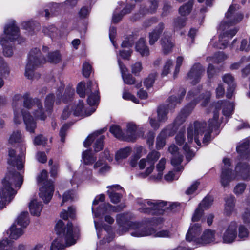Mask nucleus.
<instances>
[{"label":"nucleus","mask_w":250,"mask_h":250,"mask_svg":"<svg viewBox=\"0 0 250 250\" xmlns=\"http://www.w3.org/2000/svg\"><path fill=\"white\" fill-rule=\"evenodd\" d=\"M156 76L157 75L155 73H152L145 80L144 85L146 88H149L152 86Z\"/></svg>","instance_id":"obj_62"},{"label":"nucleus","mask_w":250,"mask_h":250,"mask_svg":"<svg viewBox=\"0 0 250 250\" xmlns=\"http://www.w3.org/2000/svg\"><path fill=\"white\" fill-rule=\"evenodd\" d=\"M237 223L236 221L231 222L226 227L223 234V242L225 243L233 242L237 236Z\"/></svg>","instance_id":"obj_15"},{"label":"nucleus","mask_w":250,"mask_h":250,"mask_svg":"<svg viewBox=\"0 0 250 250\" xmlns=\"http://www.w3.org/2000/svg\"><path fill=\"white\" fill-rule=\"evenodd\" d=\"M234 197L230 196L226 200L225 209L228 214L230 213L234 207Z\"/></svg>","instance_id":"obj_50"},{"label":"nucleus","mask_w":250,"mask_h":250,"mask_svg":"<svg viewBox=\"0 0 250 250\" xmlns=\"http://www.w3.org/2000/svg\"><path fill=\"white\" fill-rule=\"evenodd\" d=\"M222 106L223 114L225 116H229L232 114L234 108L233 103L228 101H219L212 105L214 108L213 118L208 121V125L204 122L196 121L193 124L190 125L188 129V142L183 146L186 152V157L188 161H190L194 155L188 145V143L192 142L193 139L196 143L201 145L200 139H202V143L207 145L211 140V133L213 128L218 127L220 122L218 120L219 110Z\"/></svg>","instance_id":"obj_1"},{"label":"nucleus","mask_w":250,"mask_h":250,"mask_svg":"<svg viewBox=\"0 0 250 250\" xmlns=\"http://www.w3.org/2000/svg\"><path fill=\"white\" fill-rule=\"evenodd\" d=\"M110 132L117 139L125 141V133L119 125H111L110 127Z\"/></svg>","instance_id":"obj_40"},{"label":"nucleus","mask_w":250,"mask_h":250,"mask_svg":"<svg viewBox=\"0 0 250 250\" xmlns=\"http://www.w3.org/2000/svg\"><path fill=\"white\" fill-rule=\"evenodd\" d=\"M55 231L58 237L52 242L50 250H59L76 243L71 223H68L65 227L63 221L59 220L55 226Z\"/></svg>","instance_id":"obj_5"},{"label":"nucleus","mask_w":250,"mask_h":250,"mask_svg":"<svg viewBox=\"0 0 250 250\" xmlns=\"http://www.w3.org/2000/svg\"><path fill=\"white\" fill-rule=\"evenodd\" d=\"M23 182V176L18 172L9 171L2 181V188L0 191V208L9 203L16 194Z\"/></svg>","instance_id":"obj_4"},{"label":"nucleus","mask_w":250,"mask_h":250,"mask_svg":"<svg viewBox=\"0 0 250 250\" xmlns=\"http://www.w3.org/2000/svg\"><path fill=\"white\" fill-rule=\"evenodd\" d=\"M160 157V153L159 152L152 150L148 154L146 158H143L140 160L138 163L139 168H146L145 171L141 174L143 177H146L152 173L154 168V164Z\"/></svg>","instance_id":"obj_12"},{"label":"nucleus","mask_w":250,"mask_h":250,"mask_svg":"<svg viewBox=\"0 0 250 250\" xmlns=\"http://www.w3.org/2000/svg\"><path fill=\"white\" fill-rule=\"evenodd\" d=\"M82 159L86 165H90L96 160V158L90 150H86L82 154Z\"/></svg>","instance_id":"obj_44"},{"label":"nucleus","mask_w":250,"mask_h":250,"mask_svg":"<svg viewBox=\"0 0 250 250\" xmlns=\"http://www.w3.org/2000/svg\"><path fill=\"white\" fill-rule=\"evenodd\" d=\"M98 134L99 133L96 132L89 135L83 143L84 146L85 147H88L91 142L96 139L93 146L94 151L96 152L100 151L103 147V141L105 137L103 135L98 136Z\"/></svg>","instance_id":"obj_16"},{"label":"nucleus","mask_w":250,"mask_h":250,"mask_svg":"<svg viewBox=\"0 0 250 250\" xmlns=\"http://www.w3.org/2000/svg\"><path fill=\"white\" fill-rule=\"evenodd\" d=\"M77 93L81 97H84L85 92H90L87 99L88 104L91 105H95L98 104L100 97L98 90V85L96 82L90 81L87 83V87L85 88L84 83H80L77 88Z\"/></svg>","instance_id":"obj_11"},{"label":"nucleus","mask_w":250,"mask_h":250,"mask_svg":"<svg viewBox=\"0 0 250 250\" xmlns=\"http://www.w3.org/2000/svg\"><path fill=\"white\" fill-rule=\"evenodd\" d=\"M223 80L224 83L228 84L229 86L227 89V97L228 98H231L235 89L233 78L231 75L228 74L223 76Z\"/></svg>","instance_id":"obj_33"},{"label":"nucleus","mask_w":250,"mask_h":250,"mask_svg":"<svg viewBox=\"0 0 250 250\" xmlns=\"http://www.w3.org/2000/svg\"><path fill=\"white\" fill-rule=\"evenodd\" d=\"M227 59V56L222 52H218L214 54L213 57H208L207 61L209 62L218 63Z\"/></svg>","instance_id":"obj_42"},{"label":"nucleus","mask_w":250,"mask_h":250,"mask_svg":"<svg viewBox=\"0 0 250 250\" xmlns=\"http://www.w3.org/2000/svg\"><path fill=\"white\" fill-rule=\"evenodd\" d=\"M43 31L51 37H54L57 35L58 30L54 26L50 25L48 27H44Z\"/></svg>","instance_id":"obj_60"},{"label":"nucleus","mask_w":250,"mask_h":250,"mask_svg":"<svg viewBox=\"0 0 250 250\" xmlns=\"http://www.w3.org/2000/svg\"><path fill=\"white\" fill-rule=\"evenodd\" d=\"M23 99V109L14 110V122L16 124H20L22 117L26 130L30 133H34L37 127L36 122L27 110H31L35 118L37 119L44 120L45 116L42 111L41 102L39 99H32L27 95H25Z\"/></svg>","instance_id":"obj_2"},{"label":"nucleus","mask_w":250,"mask_h":250,"mask_svg":"<svg viewBox=\"0 0 250 250\" xmlns=\"http://www.w3.org/2000/svg\"><path fill=\"white\" fill-rule=\"evenodd\" d=\"M123 208L124 207L120 206H113L109 203H104L101 204L96 210H94V207H92V209L95 217H100L106 214L105 215V221L109 224H112L114 221V218L106 214L119 211Z\"/></svg>","instance_id":"obj_13"},{"label":"nucleus","mask_w":250,"mask_h":250,"mask_svg":"<svg viewBox=\"0 0 250 250\" xmlns=\"http://www.w3.org/2000/svg\"><path fill=\"white\" fill-rule=\"evenodd\" d=\"M6 38L10 41L17 39L19 37V29L14 22L6 25L4 28Z\"/></svg>","instance_id":"obj_25"},{"label":"nucleus","mask_w":250,"mask_h":250,"mask_svg":"<svg viewBox=\"0 0 250 250\" xmlns=\"http://www.w3.org/2000/svg\"><path fill=\"white\" fill-rule=\"evenodd\" d=\"M169 108L165 105L160 106L157 110V118L159 122L164 123L168 119L167 114Z\"/></svg>","instance_id":"obj_39"},{"label":"nucleus","mask_w":250,"mask_h":250,"mask_svg":"<svg viewBox=\"0 0 250 250\" xmlns=\"http://www.w3.org/2000/svg\"><path fill=\"white\" fill-rule=\"evenodd\" d=\"M164 28V23L160 22L151 32L149 33V43L150 45H154L158 40Z\"/></svg>","instance_id":"obj_24"},{"label":"nucleus","mask_w":250,"mask_h":250,"mask_svg":"<svg viewBox=\"0 0 250 250\" xmlns=\"http://www.w3.org/2000/svg\"><path fill=\"white\" fill-rule=\"evenodd\" d=\"M99 167L100 168L98 171V173L100 174H104L110 169V167L107 164H104L100 160L96 162L93 166L94 169H97Z\"/></svg>","instance_id":"obj_43"},{"label":"nucleus","mask_w":250,"mask_h":250,"mask_svg":"<svg viewBox=\"0 0 250 250\" xmlns=\"http://www.w3.org/2000/svg\"><path fill=\"white\" fill-rule=\"evenodd\" d=\"M37 182L41 186L40 188L39 196L45 203H47L52 198L54 186L51 180L47 179V172L45 170H42L38 175Z\"/></svg>","instance_id":"obj_10"},{"label":"nucleus","mask_w":250,"mask_h":250,"mask_svg":"<svg viewBox=\"0 0 250 250\" xmlns=\"http://www.w3.org/2000/svg\"><path fill=\"white\" fill-rule=\"evenodd\" d=\"M75 209L72 207H69L68 211L63 210L60 214L61 218L64 220L67 219L69 217L73 218L75 215Z\"/></svg>","instance_id":"obj_54"},{"label":"nucleus","mask_w":250,"mask_h":250,"mask_svg":"<svg viewBox=\"0 0 250 250\" xmlns=\"http://www.w3.org/2000/svg\"><path fill=\"white\" fill-rule=\"evenodd\" d=\"M132 149L130 147H125L121 148L116 152L115 154V161L118 163H121L123 160L127 158L131 154Z\"/></svg>","instance_id":"obj_34"},{"label":"nucleus","mask_w":250,"mask_h":250,"mask_svg":"<svg viewBox=\"0 0 250 250\" xmlns=\"http://www.w3.org/2000/svg\"><path fill=\"white\" fill-rule=\"evenodd\" d=\"M173 67V61L171 59H167L163 67V69L162 72V75L163 76H167L170 72L171 68Z\"/></svg>","instance_id":"obj_53"},{"label":"nucleus","mask_w":250,"mask_h":250,"mask_svg":"<svg viewBox=\"0 0 250 250\" xmlns=\"http://www.w3.org/2000/svg\"><path fill=\"white\" fill-rule=\"evenodd\" d=\"M1 44L3 46V54L5 56L10 57L13 54V50L11 46L6 45V41L2 40Z\"/></svg>","instance_id":"obj_58"},{"label":"nucleus","mask_w":250,"mask_h":250,"mask_svg":"<svg viewBox=\"0 0 250 250\" xmlns=\"http://www.w3.org/2000/svg\"><path fill=\"white\" fill-rule=\"evenodd\" d=\"M213 201V199L211 196H206L199 205L198 207L203 210L204 209H207L212 205Z\"/></svg>","instance_id":"obj_52"},{"label":"nucleus","mask_w":250,"mask_h":250,"mask_svg":"<svg viewBox=\"0 0 250 250\" xmlns=\"http://www.w3.org/2000/svg\"><path fill=\"white\" fill-rule=\"evenodd\" d=\"M118 62L122 73V76L124 82L127 84H132L135 83V79L130 74H125L127 68L123 64L121 61L118 59Z\"/></svg>","instance_id":"obj_35"},{"label":"nucleus","mask_w":250,"mask_h":250,"mask_svg":"<svg viewBox=\"0 0 250 250\" xmlns=\"http://www.w3.org/2000/svg\"><path fill=\"white\" fill-rule=\"evenodd\" d=\"M0 250H26V246L19 244L17 247L13 248L11 242L7 239L0 240Z\"/></svg>","instance_id":"obj_32"},{"label":"nucleus","mask_w":250,"mask_h":250,"mask_svg":"<svg viewBox=\"0 0 250 250\" xmlns=\"http://www.w3.org/2000/svg\"><path fill=\"white\" fill-rule=\"evenodd\" d=\"M250 49V37L248 40L243 39L241 42L240 50L241 51H248Z\"/></svg>","instance_id":"obj_64"},{"label":"nucleus","mask_w":250,"mask_h":250,"mask_svg":"<svg viewBox=\"0 0 250 250\" xmlns=\"http://www.w3.org/2000/svg\"><path fill=\"white\" fill-rule=\"evenodd\" d=\"M160 42L164 54H167L171 51L174 44L172 41L171 37L168 35L166 32H164Z\"/></svg>","instance_id":"obj_23"},{"label":"nucleus","mask_w":250,"mask_h":250,"mask_svg":"<svg viewBox=\"0 0 250 250\" xmlns=\"http://www.w3.org/2000/svg\"><path fill=\"white\" fill-rule=\"evenodd\" d=\"M95 111V108L93 107L87 111L86 110L83 106V103L82 101H79L78 103L75 104L73 107V114L75 116H80L84 117L90 116Z\"/></svg>","instance_id":"obj_22"},{"label":"nucleus","mask_w":250,"mask_h":250,"mask_svg":"<svg viewBox=\"0 0 250 250\" xmlns=\"http://www.w3.org/2000/svg\"><path fill=\"white\" fill-rule=\"evenodd\" d=\"M76 196V195L74 191H68L65 192L63 195L62 205L66 202L73 201Z\"/></svg>","instance_id":"obj_57"},{"label":"nucleus","mask_w":250,"mask_h":250,"mask_svg":"<svg viewBox=\"0 0 250 250\" xmlns=\"http://www.w3.org/2000/svg\"><path fill=\"white\" fill-rule=\"evenodd\" d=\"M147 153V150L142 146H137L134 149V155L137 158H140L144 155H146Z\"/></svg>","instance_id":"obj_63"},{"label":"nucleus","mask_w":250,"mask_h":250,"mask_svg":"<svg viewBox=\"0 0 250 250\" xmlns=\"http://www.w3.org/2000/svg\"><path fill=\"white\" fill-rule=\"evenodd\" d=\"M8 234L11 239H17L23 234V231L21 228H19L14 223L7 231Z\"/></svg>","instance_id":"obj_38"},{"label":"nucleus","mask_w":250,"mask_h":250,"mask_svg":"<svg viewBox=\"0 0 250 250\" xmlns=\"http://www.w3.org/2000/svg\"><path fill=\"white\" fill-rule=\"evenodd\" d=\"M250 172V169L245 164L244 167L241 166V163H238L235 167V173L232 172V170L228 168H223L220 176V182L224 187L229 185L230 182L233 180L247 179L248 177V174Z\"/></svg>","instance_id":"obj_7"},{"label":"nucleus","mask_w":250,"mask_h":250,"mask_svg":"<svg viewBox=\"0 0 250 250\" xmlns=\"http://www.w3.org/2000/svg\"><path fill=\"white\" fill-rule=\"evenodd\" d=\"M166 162L165 158H162L156 165V170L158 172L157 175L156 177V179H160L162 177L163 171L165 168Z\"/></svg>","instance_id":"obj_51"},{"label":"nucleus","mask_w":250,"mask_h":250,"mask_svg":"<svg viewBox=\"0 0 250 250\" xmlns=\"http://www.w3.org/2000/svg\"><path fill=\"white\" fill-rule=\"evenodd\" d=\"M29 210L32 215L39 216L42 208V204L37 199L32 200L29 205Z\"/></svg>","instance_id":"obj_36"},{"label":"nucleus","mask_w":250,"mask_h":250,"mask_svg":"<svg viewBox=\"0 0 250 250\" xmlns=\"http://www.w3.org/2000/svg\"><path fill=\"white\" fill-rule=\"evenodd\" d=\"M250 148V143L248 141H245L240 144L237 147V151L240 155L239 162L241 163V166L244 167V164L247 165L244 160L247 159L250 156V151H248Z\"/></svg>","instance_id":"obj_20"},{"label":"nucleus","mask_w":250,"mask_h":250,"mask_svg":"<svg viewBox=\"0 0 250 250\" xmlns=\"http://www.w3.org/2000/svg\"><path fill=\"white\" fill-rule=\"evenodd\" d=\"M132 6H126V7L123 9L120 14L117 13V11H116L113 14L112 21L115 23L118 22L124 15L130 12Z\"/></svg>","instance_id":"obj_45"},{"label":"nucleus","mask_w":250,"mask_h":250,"mask_svg":"<svg viewBox=\"0 0 250 250\" xmlns=\"http://www.w3.org/2000/svg\"><path fill=\"white\" fill-rule=\"evenodd\" d=\"M136 126L133 123H128L126 125V130L125 133V141L133 142L137 137L136 133Z\"/></svg>","instance_id":"obj_27"},{"label":"nucleus","mask_w":250,"mask_h":250,"mask_svg":"<svg viewBox=\"0 0 250 250\" xmlns=\"http://www.w3.org/2000/svg\"><path fill=\"white\" fill-rule=\"evenodd\" d=\"M243 15L237 11L236 6L231 5L226 13L225 19L221 23L219 27L220 32L219 41L215 46L219 49H225L228 42L237 33L238 29L233 26L240 22Z\"/></svg>","instance_id":"obj_3"},{"label":"nucleus","mask_w":250,"mask_h":250,"mask_svg":"<svg viewBox=\"0 0 250 250\" xmlns=\"http://www.w3.org/2000/svg\"><path fill=\"white\" fill-rule=\"evenodd\" d=\"M91 175L92 172L91 170L84 171L82 175H80L78 173H75L70 181L72 186L74 188H77L82 181L85 179L89 178Z\"/></svg>","instance_id":"obj_29"},{"label":"nucleus","mask_w":250,"mask_h":250,"mask_svg":"<svg viewBox=\"0 0 250 250\" xmlns=\"http://www.w3.org/2000/svg\"><path fill=\"white\" fill-rule=\"evenodd\" d=\"M54 96L53 94L48 95L45 99V107L46 109V111H49V112L52 109L53 103H54Z\"/></svg>","instance_id":"obj_56"},{"label":"nucleus","mask_w":250,"mask_h":250,"mask_svg":"<svg viewBox=\"0 0 250 250\" xmlns=\"http://www.w3.org/2000/svg\"><path fill=\"white\" fill-rule=\"evenodd\" d=\"M17 226H20L21 228H26L29 223L28 213L27 211L22 212L17 217L14 223Z\"/></svg>","instance_id":"obj_37"},{"label":"nucleus","mask_w":250,"mask_h":250,"mask_svg":"<svg viewBox=\"0 0 250 250\" xmlns=\"http://www.w3.org/2000/svg\"><path fill=\"white\" fill-rule=\"evenodd\" d=\"M202 231V228L199 223H195L191 225L189 228L186 235V240L189 242H193L195 244H198L200 241V235Z\"/></svg>","instance_id":"obj_17"},{"label":"nucleus","mask_w":250,"mask_h":250,"mask_svg":"<svg viewBox=\"0 0 250 250\" xmlns=\"http://www.w3.org/2000/svg\"><path fill=\"white\" fill-rule=\"evenodd\" d=\"M168 151L172 155L171 158V164L173 166H178L182 162L183 157L179 154L178 148L175 145H171Z\"/></svg>","instance_id":"obj_30"},{"label":"nucleus","mask_w":250,"mask_h":250,"mask_svg":"<svg viewBox=\"0 0 250 250\" xmlns=\"http://www.w3.org/2000/svg\"><path fill=\"white\" fill-rule=\"evenodd\" d=\"M186 25V20L185 18H178L174 21V30H178L182 28Z\"/></svg>","instance_id":"obj_61"},{"label":"nucleus","mask_w":250,"mask_h":250,"mask_svg":"<svg viewBox=\"0 0 250 250\" xmlns=\"http://www.w3.org/2000/svg\"><path fill=\"white\" fill-rule=\"evenodd\" d=\"M135 50L142 57L148 56L149 55V49L146 43L144 38H141L135 44Z\"/></svg>","instance_id":"obj_26"},{"label":"nucleus","mask_w":250,"mask_h":250,"mask_svg":"<svg viewBox=\"0 0 250 250\" xmlns=\"http://www.w3.org/2000/svg\"><path fill=\"white\" fill-rule=\"evenodd\" d=\"M191 110V108H188V107L183 109L176 118L175 120V125H179L183 123L186 118L190 114Z\"/></svg>","instance_id":"obj_41"},{"label":"nucleus","mask_w":250,"mask_h":250,"mask_svg":"<svg viewBox=\"0 0 250 250\" xmlns=\"http://www.w3.org/2000/svg\"><path fill=\"white\" fill-rule=\"evenodd\" d=\"M108 188L107 192L112 203L117 204L119 203L122 195L121 193L117 192V191L122 189V188L119 185H113L107 187Z\"/></svg>","instance_id":"obj_21"},{"label":"nucleus","mask_w":250,"mask_h":250,"mask_svg":"<svg viewBox=\"0 0 250 250\" xmlns=\"http://www.w3.org/2000/svg\"><path fill=\"white\" fill-rule=\"evenodd\" d=\"M138 204L141 206L139 208L140 212L151 214H162L170 206L169 203L161 200L140 199Z\"/></svg>","instance_id":"obj_9"},{"label":"nucleus","mask_w":250,"mask_h":250,"mask_svg":"<svg viewBox=\"0 0 250 250\" xmlns=\"http://www.w3.org/2000/svg\"><path fill=\"white\" fill-rule=\"evenodd\" d=\"M22 136L19 131H14L10 136L8 143L13 145L16 143H20L22 141Z\"/></svg>","instance_id":"obj_47"},{"label":"nucleus","mask_w":250,"mask_h":250,"mask_svg":"<svg viewBox=\"0 0 250 250\" xmlns=\"http://www.w3.org/2000/svg\"><path fill=\"white\" fill-rule=\"evenodd\" d=\"M129 218H130V216L128 214H118L117 216V222L120 225L126 224L129 226L130 229H134V231L131 233L132 236L143 237L153 235L155 237H167L169 236V232L167 230H163L157 232L152 229L143 230L144 227L142 225L138 223L129 222Z\"/></svg>","instance_id":"obj_6"},{"label":"nucleus","mask_w":250,"mask_h":250,"mask_svg":"<svg viewBox=\"0 0 250 250\" xmlns=\"http://www.w3.org/2000/svg\"><path fill=\"white\" fill-rule=\"evenodd\" d=\"M186 91L184 89L181 88L180 90V93L178 96H171L169 97L167 100L168 104L167 106L168 108H174L178 104L181 103L182 99L185 96Z\"/></svg>","instance_id":"obj_31"},{"label":"nucleus","mask_w":250,"mask_h":250,"mask_svg":"<svg viewBox=\"0 0 250 250\" xmlns=\"http://www.w3.org/2000/svg\"><path fill=\"white\" fill-rule=\"evenodd\" d=\"M48 61L51 63H57L61 60V55L58 51L53 52L48 55Z\"/></svg>","instance_id":"obj_55"},{"label":"nucleus","mask_w":250,"mask_h":250,"mask_svg":"<svg viewBox=\"0 0 250 250\" xmlns=\"http://www.w3.org/2000/svg\"><path fill=\"white\" fill-rule=\"evenodd\" d=\"M174 130L172 126L169 125L163 129L157 137L156 147L157 149H161L166 144V139L173 135Z\"/></svg>","instance_id":"obj_19"},{"label":"nucleus","mask_w":250,"mask_h":250,"mask_svg":"<svg viewBox=\"0 0 250 250\" xmlns=\"http://www.w3.org/2000/svg\"><path fill=\"white\" fill-rule=\"evenodd\" d=\"M10 74V69L6 63L0 57V76L7 78Z\"/></svg>","instance_id":"obj_46"},{"label":"nucleus","mask_w":250,"mask_h":250,"mask_svg":"<svg viewBox=\"0 0 250 250\" xmlns=\"http://www.w3.org/2000/svg\"><path fill=\"white\" fill-rule=\"evenodd\" d=\"M46 62L42 57L41 53L37 48L32 49L29 53L27 63L25 67V75L29 79L33 80L39 77V74L35 73L34 70L37 67Z\"/></svg>","instance_id":"obj_8"},{"label":"nucleus","mask_w":250,"mask_h":250,"mask_svg":"<svg viewBox=\"0 0 250 250\" xmlns=\"http://www.w3.org/2000/svg\"><path fill=\"white\" fill-rule=\"evenodd\" d=\"M238 237L240 239H243L248 237L249 231L243 225L238 226Z\"/></svg>","instance_id":"obj_59"},{"label":"nucleus","mask_w":250,"mask_h":250,"mask_svg":"<svg viewBox=\"0 0 250 250\" xmlns=\"http://www.w3.org/2000/svg\"><path fill=\"white\" fill-rule=\"evenodd\" d=\"M215 232L211 229L205 230L201 236L200 241H198L199 245H204L210 243L215 240Z\"/></svg>","instance_id":"obj_28"},{"label":"nucleus","mask_w":250,"mask_h":250,"mask_svg":"<svg viewBox=\"0 0 250 250\" xmlns=\"http://www.w3.org/2000/svg\"><path fill=\"white\" fill-rule=\"evenodd\" d=\"M183 169V167H178L175 168V172L173 171H169L168 173L165 175V179L167 181H171L173 180H176L179 177V174L175 173L176 172H178L182 170Z\"/></svg>","instance_id":"obj_49"},{"label":"nucleus","mask_w":250,"mask_h":250,"mask_svg":"<svg viewBox=\"0 0 250 250\" xmlns=\"http://www.w3.org/2000/svg\"><path fill=\"white\" fill-rule=\"evenodd\" d=\"M25 150V146H22L21 148V153L17 156L14 149H9L7 159L8 164L16 167L19 170L22 169L23 167V157Z\"/></svg>","instance_id":"obj_14"},{"label":"nucleus","mask_w":250,"mask_h":250,"mask_svg":"<svg viewBox=\"0 0 250 250\" xmlns=\"http://www.w3.org/2000/svg\"><path fill=\"white\" fill-rule=\"evenodd\" d=\"M193 5V1L190 0L187 3L181 6L179 8V11L182 16L188 15L191 12Z\"/></svg>","instance_id":"obj_48"},{"label":"nucleus","mask_w":250,"mask_h":250,"mask_svg":"<svg viewBox=\"0 0 250 250\" xmlns=\"http://www.w3.org/2000/svg\"><path fill=\"white\" fill-rule=\"evenodd\" d=\"M204 71L205 69L200 64H195L188 74V79L193 84H195L200 81Z\"/></svg>","instance_id":"obj_18"}]
</instances>
